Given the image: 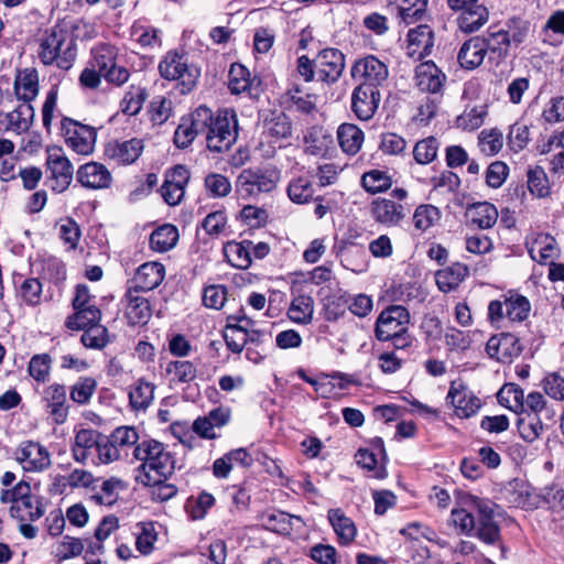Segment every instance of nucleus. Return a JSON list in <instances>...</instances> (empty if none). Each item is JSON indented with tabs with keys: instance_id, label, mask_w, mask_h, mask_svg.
Wrapping results in <instances>:
<instances>
[{
	"instance_id": "obj_1",
	"label": "nucleus",
	"mask_w": 564,
	"mask_h": 564,
	"mask_svg": "<svg viewBox=\"0 0 564 564\" xmlns=\"http://www.w3.org/2000/svg\"><path fill=\"white\" fill-rule=\"evenodd\" d=\"M36 57L47 67L69 70L77 57V46L73 34L63 25L55 24L46 29L36 39Z\"/></svg>"
},
{
	"instance_id": "obj_2",
	"label": "nucleus",
	"mask_w": 564,
	"mask_h": 564,
	"mask_svg": "<svg viewBox=\"0 0 564 564\" xmlns=\"http://www.w3.org/2000/svg\"><path fill=\"white\" fill-rule=\"evenodd\" d=\"M280 181V171L272 166L245 169L236 181V193L242 199L256 198L270 193Z\"/></svg>"
},
{
	"instance_id": "obj_3",
	"label": "nucleus",
	"mask_w": 564,
	"mask_h": 564,
	"mask_svg": "<svg viewBox=\"0 0 564 564\" xmlns=\"http://www.w3.org/2000/svg\"><path fill=\"white\" fill-rule=\"evenodd\" d=\"M238 137V121L235 110H219L206 133L208 150L217 153L228 151Z\"/></svg>"
},
{
	"instance_id": "obj_4",
	"label": "nucleus",
	"mask_w": 564,
	"mask_h": 564,
	"mask_svg": "<svg viewBox=\"0 0 564 564\" xmlns=\"http://www.w3.org/2000/svg\"><path fill=\"white\" fill-rule=\"evenodd\" d=\"M531 311L529 300L516 292H508L488 305V318L492 324H500L505 318L511 322L524 321Z\"/></svg>"
},
{
	"instance_id": "obj_5",
	"label": "nucleus",
	"mask_w": 564,
	"mask_h": 564,
	"mask_svg": "<svg viewBox=\"0 0 564 564\" xmlns=\"http://www.w3.org/2000/svg\"><path fill=\"white\" fill-rule=\"evenodd\" d=\"M357 86L379 89L388 79V66L375 55L357 58L350 67Z\"/></svg>"
},
{
	"instance_id": "obj_6",
	"label": "nucleus",
	"mask_w": 564,
	"mask_h": 564,
	"mask_svg": "<svg viewBox=\"0 0 564 564\" xmlns=\"http://www.w3.org/2000/svg\"><path fill=\"white\" fill-rule=\"evenodd\" d=\"M471 505L477 512L475 535L486 544L494 545L500 542V529L494 520L498 506L489 499L477 497L471 500Z\"/></svg>"
},
{
	"instance_id": "obj_7",
	"label": "nucleus",
	"mask_w": 564,
	"mask_h": 564,
	"mask_svg": "<svg viewBox=\"0 0 564 564\" xmlns=\"http://www.w3.org/2000/svg\"><path fill=\"white\" fill-rule=\"evenodd\" d=\"M61 129L65 143L74 152L88 155L94 151L97 133L93 127L64 117L61 121Z\"/></svg>"
},
{
	"instance_id": "obj_8",
	"label": "nucleus",
	"mask_w": 564,
	"mask_h": 564,
	"mask_svg": "<svg viewBox=\"0 0 564 564\" xmlns=\"http://www.w3.org/2000/svg\"><path fill=\"white\" fill-rule=\"evenodd\" d=\"M410 313L402 305H390L384 308L376 321L375 336L379 341H389L404 329H409Z\"/></svg>"
},
{
	"instance_id": "obj_9",
	"label": "nucleus",
	"mask_w": 564,
	"mask_h": 564,
	"mask_svg": "<svg viewBox=\"0 0 564 564\" xmlns=\"http://www.w3.org/2000/svg\"><path fill=\"white\" fill-rule=\"evenodd\" d=\"M214 118L212 110L205 106L183 116L178 123V149L191 144L198 133H207Z\"/></svg>"
},
{
	"instance_id": "obj_10",
	"label": "nucleus",
	"mask_w": 564,
	"mask_h": 564,
	"mask_svg": "<svg viewBox=\"0 0 564 564\" xmlns=\"http://www.w3.org/2000/svg\"><path fill=\"white\" fill-rule=\"evenodd\" d=\"M315 67L322 82L336 83L345 69V55L337 48H324L315 56Z\"/></svg>"
},
{
	"instance_id": "obj_11",
	"label": "nucleus",
	"mask_w": 564,
	"mask_h": 564,
	"mask_svg": "<svg viewBox=\"0 0 564 564\" xmlns=\"http://www.w3.org/2000/svg\"><path fill=\"white\" fill-rule=\"evenodd\" d=\"M15 459L25 471H42L51 465L48 451L40 443L33 441L20 444L15 451Z\"/></svg>"
},
{
	"instance_id": "obj_12",
	"label": "nucleus",
	"mask_w": 564,
	"mask_h": 564,
	"mask_svg": "<svg viewBox=\"0 0 564 564\" xmlns=\"http://www.w3.org/2000/svg\"><path fill=\"white\" fill-rule=\"evenodd\" d=\"M371 218L386 227H395L406 216V208L392 199L378 197L369 206Z\"/></svg>"
},
{
	"instance_id": "obj_13",
	"label": "nucleus",
	"mask_w": 564,
	"mask_h": 564,
	"mask_svg": "<svg viewBox=\"0 0 564 564\" xmlns=\"http://www.w3.org/2000/svg\"><path fill=\"white\" fill-rule=\"evenodd\" d=\"M42 401L56 424L66 422L69 405L67 403V391L64 384L54 382L44 388Z\"/></svg>"
},
{
	"instance_id": "obj_14",
	"label": "nucleus",
	"mask_w": 564,
	"mask_h": 564,
	"mask_svg": "<svg viewBox=\"0 0 564 564\" xmlns=\"http://www.w3.org/2000/svg\"><path fill=\"white\" fill-rule=\"evenodd\" d=\"M46 166L53 182L52 189L56 193L66 191L74 176V166L70 161L57 151L48 152Z\"/></svg>"
},
{
	"instance_id": "obj_15",
	"label": "nucleus",
	"mask_w": 564,
	"mask_h": 564,
	"mask_svg": "<svg viewBox=\"0 0 564 564\" xmlns=\"http://www.w3.org/2000/svg\"><path fill=\"white\" fill-rule=\"evenodd\" d=\"M446 399L455 408V413L460 417L474 415L481 405L480 399L460 381H453L451 383Z\"/></svg>"
},
{
	"instance_id": "obj_16",
	"label": "nucleus",
	"mask_w": 564,
	"mask_h": 564,
	"mask_svg": "<svg viewBox=\"0 0 564 564\" xmlns=\"http://www.w3.org/2000/svg\"><path fill=\"white\" fill-rule=\"evenodd\" d=\"M175 459L169 452L152 458L151 463H142L135 477L141 484H158L163 477H173Z\"/></svg>"
},
{
	"instance_id": "obj_17",
	"label": "nucleus",
	"mask_w": 564,
	"mask_h": 564,
	"mask_svg": "<svg viewBox=\"0 0 564 564\" xmlns=\"http://www.w3.org/2000/svg\"><path fill=\"white\" fill-rule=\"evenodd\" d=\"M381 100L379 89L357 86L351 94V109L360 120L371 119Z\"/></svg>"
},
{
	"instance_id": "obj_18",
	"label": "nucleus",
	"mask_w": 564,
	"mask_h": 564,
	"mask_svg": "<svg viewBox=\"0 0 564 564\" xmlns=\"http://www.w3.org/2000/svg\"><path fill=\"white\" fill-rule=\"evenodd\" d=\"M414 80L419 90L437 95L443 91L446 75L434 62L429 61L416 66Z\"/></svg>"
},
{
	"instance_id": "obj_19",
	"label": "nucleus",
	"mask_w": 564,
	"mask_h": 564,
	"mask_svg": "<svg viewBox=\"0 0 564 564\" xmlns=\"http://www.w3.org/2000/svg\"><path fill=\"white\" fill-rule=\"evenodd\" d=\"M124 317L129 326H144L151 318L152 308L147 297L134 290H127L124 295Z\"/></svg>"
},
{
	"instance_id": "obj_20",
	"label": "nucleus",
	"mask_w": 564,
	"mask_h": 564,
	"mask_svg": "<svg viewBox=\"0 0 564 564\" xmlns=\"http://www.w3.org/2000/svg\"><path fill=\"white\" fill-rule=\"evenodd\" d=\"M165 274L164 267L158 262H147L140 265L129 282V290L149 292L160 285Z\"/></svg>"
},
{
	"instance_id": "obj_21",
	"label": "nucleus",
	"mask_w": 564,
	"mask_h": 564,
	"mask_svg": "<svg viewBox=\"0 0 564 564\" xmlns=\"http://www.w3.org/2000/svg\"><path fill=\"white\" fill-rule=\"evenodd\" d=\"M143 148V141L138 138L126 141L115 140L106 145L105 155L118 164L127 165L139 159Z\"/></svg>"
},
{
	"instance_id": "obj_22",
	"label": "nucleus",
	"mask_w": 564,
	"mask_h": 564,
	"mask_svg": "<svg viewBox=\"0 0 564 564\" xmlns=\"http://www.w3.org/2000/svg\"><path fill=\"white\" fill-rule=\"evenodd\" d=\"M76 178L82 186L91 189L108 188L112 182L109 170L104 164L94 161L79 166Z\"/></svg>"
},
{
	"instance_id": "obj_23",
	"label": "nucleus",
	"mask_w": 564,
	"mask_h": 564,
	"mask_svg": "<svg viewBox=\"0 0 564 564\" xmlns=\"http://www.w3.org/2000/svg\"><path fill=\"white\" fill-rule=\"evenodd\" d=\"M487 354L499 361H507L521 354L518 338L509 333L492 336L486 345Z\"/></svg>"
},
{
	"instance_id": "obj_24",
	"label": "nucleus",
	"mask_w": 564,
	"mask_h": 564,
	"mask_svg": "<svg viewBox=\"0 0 564 564\" xmlns=\"http://www.w3.org/2000/svg\"><path fill=\"white\" fill-rule=\"evenodd\" d=\"M487 52L485 39L481 36H474L462 45L457 59L463 68L475 69L481 65Z\"/></svg>"
},
{
	"instance_id": "obj_25",
	"label": "nucleus",
	"mask_w": 564,
	"mask_h": 564,
	"mask_svg": "<svg viewBox=\"0 0 564 564\" xmlns=\"http://www.w3.org/2000/svg\"><path fill=\"white\" fill-rule=\"evenodd\" d=\"M434 46V36L432 29L426 24H421L415 29H411L408 33V54L410 56L417 55L423 58L431 54Z\"/></svg>"
},
{
	"instance_id": "obj_26",
	"label": "nucleus",
	"mask_w": 564,
	"mask_h": 564,
	"mask_svg": "<svg viewBox=\"0 0 564 564\" xmlns=\"http://www.w3.org/2000/svg\"><path fill=\"white\" fill-rule=\"evenodd\" d=\"M14 93L18 99L30 104L39 94V74L35 68L19 70L14 79Z\"/></svg>"
},
{
	"instance_id": "obj_27",
	"label": "nucleus",
	"mask_w": 564,
	"mask_h": 564,
	"mask_svg": "<svg viewBox=\"0 0 564 564\" xmlns=\"http://www.w3.org/2000/svg\"><path fill=\"white\" fill-rule=\"evenodd\" d=\"M10 516L19 522H34L44 516L41 498L33 494L18 505L10 506Z\"/></svg>"
},
{
	"instance_id": "obj_28",
	"label": "nucleus",
	"mask_w": 564,
	"mask_h": 564,
	"mask_svg": "<svg viewBox=\"0 0 564 564\" xmlns=\"http://www.w3.org/2000/svg\"><path fill=\"white\" fill-rule=\"evenodd\" d=\"M468 273L467 265L459 262L441 269L435 273L437 288L444 293L451 292L464 281Z\"/></svg>"
},
{
	"instance_id": "obj_29",
	"label": "nucleus",
	"mask_w": 564,
	"mask_h": 564,
	"mask_svg": "<svg viewBox=\"0 0 564 564\" xmlns=\"http://www.w3.org/2000/svg\"><path fill=\"white\" fill-rule=\"evenodd\" d=\"M540 39L544 44L558 46L564 41V10H555L546 19L540 31Z\"/></svg>"
},
{
	"instance_id": "obj_30",
	"label": "nucleus",
	"mask_w": 564,
	"mask_h": 564,
	"mask_svg": "<svg viewBox=\"0 0 564 564\" xmlns=\"http://www.w3.org/2000/svg\"><path fill=\"white\" fill-rule=\"evenodd\" d=\"M488 9L478 1L459 14L457 19L459 30L464 33L476 32L488 21Z\"/></svg>"
},
{
	"instance_id": "obj_31",
	"label": "nucleus",
	"mask_w": 564,
	"mask_h": 564,
	"mask_svg": "<svg viewBox=\"0 0 564 564\" xmlns=\"http://www.w3.org/2000/svg\"><path fill=\"white\" fill-rule=\"evenodd\" d=\"M100 436V433L91 429L79 430L72 445L74 459L78 463H84L89 456V451L94 447L97 448Z\"/></svg>"
},
{
	"instance_id": "obj_32",
	"label": "nucleus",
	"mask_w": 564,
	"mask_h": 564,
	"mask_svg": "<svg viewBox=\"0 0 564 564\" xmlns=\"http://www.w3.org/2000/svg\"><path fill=\"white\" fill-rule=\"evenodd\" d=\"M263 134L275 140L288 139L292 134L290 118L282 111H272L263 120Z\"/></svg>"
},
{
	"instance_id": "obj_33",
	"label": "nucleus",
	"mask_w": 564,
	"mask_h": 564,
	"mask_svg": "<svg viewBox=\"0 0 564 564\" xmlns=\"http://www.w3.org/2000/svg\"><path fill=\"white\" fill-rule=\"evenodd\" d=\"M364 138L362 130L352 123H343L337 130V139L341 150L350 155L359 152Z\"/></svg>"
},
{
	"instance_id": "obj_34",
	"label": "nucleus",
	"mask_w": 564,
	"mask_h": 564,
	"mask_svg": "<svg viewBox=\"0 0 564 564\" xmlns=\"http://www.w3.org/2000/svg\"><path fill=\"white\" fill-rule=\"evenodd\" d=\"M314 314V300L308 294L296 295L288 310L289 318L296 324L307 325L312 322Z\"/></svg>"
},
{
	"instance_id": "obj_35",
	"label": "nucleus",
	"mask_w": 564,
	"mask_h": 564,
	"mask_svg": "<svg viewBox=\"0 0 564 564\" xmlns=\"http://www.w3.org/2000/svg\"><path fill=\"white\" fill-rule=\"evenodd\" d=\"M251 246L252 242L250 240L228 242L224 248L225 257L232 267L242 270L248 269L252 262Z\"/></svg>"
},
{
	"instance_id": "obj_36",
	"label": "nucleus",
	"mask_w": 564,
	"mask_h": 564,
	"mask_svg": "<svg viewBox=\"0 0 564 564\" xmlns=\"http://www.w3.org/2000/svg\"><path fill=\"white\" fill-rule=\"evenodd\" d=\"M100 319L101 311L96 305H91L74 310V313L67 316L65 326L72 330H82L98 324Z\"/></svg>"
},
{
	"instance_id": "obj_37",
	"label": "nucleus",
	"mask_w": 564,
	"mask_h": 564,
	"mask_svg": "<svg viewBox=\"0 0 564 564\" xmlns=\"http://www.w3.org/2000/svg\"><path fill=\"white\" fill-rule=\"evenodd\" d=\"M154 384L144 379H138L129 390V402L133 410H145L154 398Z\"/></svg>"
},
{
	"instance_id": "obj_38",
	"label": "nucleus",
	"mask_w": 564,
	"mask_h": 564,
	"mask_svg": "<svg viewBox=\"0 0 564 564\" xmlns=\"http://www.w3.org/2000/svg\"><path fill=\"white\" fill-rule=\"evenodd\" d=\"M8 124L6 131H14L17 133L25 132L30 129L34 118V108L31 104L22 102L13 111L6 115Z\"/></svg>"
},
{
	"instance_id": "obj_39",
	"label": "nucleus",
	"mask_w": 564,
	"mask_h": 564,
	"mask_svg": "<svg viewBox=\"0 0 564 564\" xmlns=\"http://www.w3.org/2000/svg\"><path fill=\"white\" fill-rule=\"evenodd\" d=\"M328 520L343 544H348L355 539L357 530L352 520L346 517L339 509L329 510Z\"/></svg>"
},
{
	"instance_id": "obj_40",
	"label": "nucleus",
	"mask_w": 564,
	"mask_h": 564,
	"mask_svg": "<svg viewBox=\"0 0 564 564\" xmlns=\"http://www.w3.org/2000/svg\"><path fill=\"white\" fill-rule=\"evenodd\" d=\"M468 214L471 223L481 229L491 228L498 219L497 208L488 202H480L471 205Z\"/></svg>"
},
{
	"instance_id": "obj_41",
	"label": "nucleus",
	"mask_w": 564,
	"mask_h": 564,
	"mask_svg": "<svg viewBox=\"0 0 564 564\" xmlns=\"http://www.w3.org/2000/svg\"><path fill=\"white\" fill-rule=\"evenodd\" d=\"M118 50L116 46L107 43L97 44L91 50V61L89 65L105 73L109 67H113L117 62Z\"/></svg>"
},
{
	"instance_id": "obj_42",
	"label": "nucleus",
	"mask_w": 564,
	"mask_h": 564,
	"mask_svg": "<svg viewBox=\"0 0 564 564\" xmlns=\"http://www.w3.org/2000/svg\"><path fill=\"white\" fill-rule=\"evenodd\" d=\"M124 488L122 480L110 478L102 481L100 490L90 495L89 499L97 505L112 506L119 498V491Z\"/></svg>"
},
{
	"instance_id": "obj_43",
	"label": "nucleus",
	"mask_w": 564,
	"mask_h": 564,
	"mask_svg": "<svg viewBox=\"0 0 564 564\" xmlns=\"http://www.w3.org/2000/svg\"><path fill=\"white\" fill-rule=\"evenodd\" d=\"M517 425L520 436L529 443L538 440L544 430V425L536 413H523Z\"/></svg>"
},
{
	"instance_id": "obj_44",
	"label": "nucleus",
	"mask_w": 564,
	"mask_h": 564,
	"mask_svg": "<svg viewBox=\"0 0 564 564\" xmlns=\"http://www.w3.org/2000/svg\"><path fill=\"white\" fill-rule=\"evenodd\" d=\"M176 243V227L164 224L156 228L150 236V246L153 250L165 252Z\"/></svg>"
},
{
	"instance_id": "obj_45",
	"label": "nucleus",
	"mask_w": 564,
	"mask_h": 564,
	"mask_svg": "<svg viewBox=\"0 0 564 564\" xmlns=\"http://www.w3.org/2000/svg\"><path fill=\"white\" fill-rule=\"evenodd\" d=\"M398 6L399 17L406 23L411 24L420 21L427 7V0H393Z\"/></svg>"
},
{
	"instance_id": "obj_46",
	"label": "nucleus",
	"mask_w": 564,
	"mask_h": 564,
	"mask_svg": "<svg viewBox=\"0 0 564 564\" xmlns=\"http://www.w3.org/2000/svg\"><path fill=\"white\" fill-rule=\"evenodd\" d=\"M174 101L171 95L155 96L149 106L150 119L154 124H163L172 116Z\"/></svg>"
},
{
	"instance_id": "obj_47",
	"label": "nucleus",
	"mask_w": 564,
	"mask_h": 564,
	"mask_svg": "<svg viewBox=\"0 0 564 564\" xmlns=\"http://www.w3.org/2000/svg\"><path fill=\"white\" fill-rule=\"evenodd\" d=\"M97 389V381L93 377H79L70 387L69 398L73 402L85 405L88 404Z\"/></svg>"
},
{
	"instance_id": "obj_48",
	"label": "nucleus",
	"mask_w": 564,
	"mask_h": 564,
	"mask_svg": "<svg viewBox=\"0 0 564 564\" xmlns=\"http://www.w3.org/2000/svg\"><path fill=\"white\" fill-rule=\"evenodd\" d=\"M498 401L506 408L524 411V391L516 383L505 384L497 393Z\"/></svg>"
},
{
	"instance_id": "obj_49",
	"label": "nucleus",
	"mask_w": 564,
	"mask_h": 564,
	"mask_svg": "<svg viewBox=\"0 0 564 564\" xmlns=\"http://www.w3.org/2000/svg\"><path fill=\"white\" fill-rule=\"evenodd\" d=\"M109 437L122 456H128V451L131 448L133 449L138 445L139 441L138 432L131 426L117 427Z\"/></svg>"
},
{
	"instance_id": "obj_50",
	"label": "nucleus",
	"mask_w": 564,
	"mask_h": 564,
	"mask_svg": "<svg viewBox=\"0 0 564 564\" xmlns=\"http://www.w3.org/2000/svg\"><path fill=\"white\" fill-rule=\"evenodd\" d=\"M361 185L368 193L377 194L389 189L392 185V180L383 171L371 170L364 173Z\"/></svg>"
},
{
	"instance_id": "obj_51",
	"label": "nucleus",
	"mask_w": 564,
	"mask_h": 564,
	"mask_svg": "<svg viewBox=\"0 0 564 564\" xmlns=\"http://www.w3.org/2000/svg\"><path fill=\"white\" fill-rule=\"evenodd\" d=\"M288 195L293 203L305 204L313 198V183L305 176L296 177L290 182Z\"/></svg>"
},
{
	"instance_id": "obj_52",
	"label": "nucleus",
	"mask_w": 564,
	"mask_h": 564,
	"mask_svg": "<svg viewBox=\"0 0 564 564\" xmlns=\"http://www.w3.org/2000/svg\"><path fill=\"white\" fill-rule=\"evenodd\" d=\"M147 98L148 91L145 88L131 86L120 104L121 111L128 116L138 115Z\"/></svg>"
},
{
	"instance_id": "obj_53",
	"label": "nucleus",
	"mask_w": 564,
	"mask_h": 564,
	"mask_svg": "<svg viewBox=\"0 0 564 564\" xmlns=\"http://www.w3.org/2000/svg\"><path fill=\"white\" fill-rule=\"evenodd\" d=\"M293 520L301 521V518L283 511H275L263 518L265 528L279 534H290Z\"/></svg>"
},
{
	"instance_id": "obj_54",
	"label": "nucleus",
	"mask_w": 564,
	"mask_h": 564,
	"mask_svg": "<svg viewBox=\"0 0 564 564\" xmlns=\"http://www.w3.org/2000/svg\"><path fill=\"white\" fill-rule=\"evenodd\" d=\"M83 330L80 341L87 348L102 349L109 343L108 329L99 323Z\"/></svg>"
},
{
	"instance_id": "obj_55",
	"label": "nucleus",
	"mask_w": 564,
	"mask_h": 564,
	"mask_svg": "<svg viewBox=\"0 0 564 564\" xmlns=\"http://www.w3.org/2000/svg\"><path fill=\"white\" fill-rule=\"evenodd\" d=\"M52 358L48 354H37L32 356L29 361V375L40 383H45L51 373Z\"/></svg>"
},
{
	"instance_id": "obj_56",
	"label": "nucleus",
	"mask_w": 564,
	"mask_h": 564,
	"mask_svg": "<svg viewBox=\"0 0 564 564\" xmlns=\"http://www.w3.org/2000/svg\"><path fill=\"white\" fill-rule=\"evenodd\" d=\"M254 335H257L259 337L260 335H262V333L261 332L243 333V330H241L237 327H232L231 322H228V324L225 328L224 338L226 340L227 347L232 352L239 354L242 351L246 344L249 343V338H250L249 336H254Z\"/></svg>"
},
{
	"instance_id": "obj_57",
	"label": "nucleus",
	"mask_w": 564,
	"mask_h": 564,
	"mask_svg": "<svg viewBox=\"0 0 564 564\" xmlns=\"http://www.w3.org/2000/svg\"><path fill=\"white\" fill-rule=\"evenodd\" d=\"M250 72L241 64H232L229 70L228 87L232 94L239 95L250 88Z\"/></svg>"
},
{
	"instance_id": "obj_58",
	"label": "nucleus",
	"mask_w": 564,
	"mask_h": 564,
	"mask_svg": "<svg viewBox=\"0 0 564 564\" xmlns=\"http://www.w3.org/2000/svg\"><path fill=\"white\" fill-rule=\"evenodd\" d=\"M18 295L26 305H39L42 297L41 281L36 278L24 279L18 288Z\"/></svg>"
},
{
	"instance_id": "obj_59",
	"label": "nucleus",
	"mask_w": 564,
	"mask_h": 564,
	"mask_svg": "<svg viewBox=\"0 0 564 564\" xmlns=\"http://www.w3.org/2000/svg\"><path fill=\"white\" fill-rule=\"evenodd\" d=\"M438 141L434 137H429L416 142L413 148V156L419 164H429L437 156Z\"/></svg>"
},
{
	"instance_id": "obj_60",
	"label": "nucleus",
	"mask_w": 564,
	"mask_h": 564,
	"mask_svg": "<svg viewBox=\"0 0 564 564\" xmlns=\"http://www.w3.org/2000/svg\"><path fill=\"white\" fill-rule=\"evenodd\" d=\"M286 96L297 111L310 113L316 108L317 96L303 91L299 86L290 88Z\"/></svg>"
},
{
	"instance_id": "obj_61",
	"label": "nucleus",
	"mask_w": 564,
	"mask_h": 564,
	"mask_svg": "<svg viewBox=\"0 0 564 564\" xmlns=\"http://www.w3.org/2000/svg\"><path fill=\"white\" fill-rule=\"evenodd\" d=\"M137 528L139 531L134 533L135 547L143 555L150 554L153 550V543L156 540L153 524L151 522H141L137 524Z\"/></svg>"
},
{
	"instance_id": "obj_62",
	"label": "nucleus",
	"mask_w": 564,
	"mask_h": 564,
	"mask_svg": "<svg viewBox=\"0 0 564 564\" xmlns=\"http://www.w3.org/2000/svg\"><path fill=\"white\" fill-rule=\"evenodd\" d=\"M199 76L200 70L196 65L178 62V87L181 86L182 94L192 91Z\"/></svg>"
},
{
	"instance_id": "obj_63",
	"label": "nucleus",
	"mask_w": 564,
	"mask_h": 564,
	"mask_svg": "<svg viewBox=\"0 0 564 564\" xmlns=\"http://www.w3.org/2000/svg\"><path fill=\"white\" fill-rule=\"evenodd\" d=\"M440 219V210L433 205L419 206L413 215V223L416 229L426 230Z\"/></svg>"
},
{
	"instance_id": "obj_64",
	"label": "nucleus",
	"mask_w": 564,
	"mask_h": 564,
	"mask_svg": "<svg viewBox=\"0 0 564 564\" xmlns=\"http://www.w3.org/2000/svg\"><path fill=\"white\" fill-rule=\"evenodd\" d=\"M205 187L213 197H226L231 192L229 178L219 173H210L205 177Z\"/></svg>"
}]
</instances>
